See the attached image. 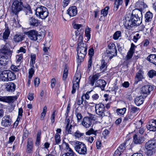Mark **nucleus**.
<instances>
[{
    "instance_id": "1",
    "label": "nucleus",
    "mask_w": 156,
    "mask_h": 156,
    "mask_svg": "<svg viewBox=\"0 0 156 156\" xmlns=\"http://www.w3.org/2000/svg\"><path fill=\"white\" fill-rule=\"evenodd\" d=\"M107 64L104 60H102L101 63L96 66V69L98 72H100L99 73L94 74L92 76H90L89 79V83L92 86H93L95 82L100 76V73H104L107 69Z\"/></svg>"
},
{
    "instance_id": "2",
    "label": "nucleus",
    "mask_w": 156,
    "mask_h": 156,
    "mask_svg": "<svg viewBox=\"0 0 156 156\" xmlns=\"http://www.w3.org/2000/svg\"><path fill=\"white\" fill-rule=\"evenodd\" d=\"M74 149L79 154L85 155L87 154V148L86 145L82 142L76 141L75 142Z\"/></svg>"
},
{
    "instance_id": "3",
    "label": "nucleus",
    "mask_w": 156,
    "mask_h": 156,
    "mask_svg": "<svg viewBox=\"0 0 156 156\" xmlns=\"http://www.w3.org/2000/svg\"><path fill=\"white\" fill-rule=\"evenodd\" d=\"M48 12L47 9L42 6L37 7L35 10L36 16L40 18L43 19L47 17Z\"/></svg>"
},
{
    "instance_id": "4",
    "label": "nucleus",
    "mask_w": 156,
    "mask_h": 156,
    "mask_svg": "<svg viewBox=\"0 0 156 156\" xmlns=\"http://www.w3.org/2000/svg\"><path fill=\"white\" fill-rule=\"evenodd\" d=\"M129 16L136 24L137 25H139L141 23V22L140 21V19L142 16V13L138 9L133 10L132 11V15L129 14Z\"/></svg>"
},
{
    "instance_id": "5",
    "label": "nucleus",
    "mask_w": 156,
    "mask_h": 156,
    "mask_svg": "<svg viewBox=\"0 0 156 156\" xmlns=\"http://www.w3.org/2000/svg\"><path fill=\"white\" fill-rule=\"evenodd\" d=\"M79 45L77 47V58L80 60H83L87 53V45L86 44Z\"/></svg>"
},
{
    "instance_id": "6",
    "label": "nucleus",
    "mask_w": 156,
    "mask_h": 156,
    "mask_svg": "<svg viewBox=\"0 0 156 156\" xmlns=\"http://www.w3.org/2000/svg\"><path fill=\"white\" fill-rule=\"evenodd\" d=\"M23 4L21 2L18 0H14L11 6L12 12L15 14L17 15L18 13L23 9Z\"/></svg>"
},
{
    "instance_id": "7",
    "label": "nucleus",
    "mask_w": 156,
    "mask_h": 156,
    "mask_svg": "<svg viewBox=\"0 0 156 156\" xmlns=\"http://www.w3.org/2000/svg\"><path fill=\"white\" fill-rule=\"evenodd\" d=\"M81 77V74L80 72H77L75 73L73 80V89L71 91L72 94L75 93L76 90L78 88L79 83Z\"/></svg>"
},
{
    "instance_id": "8",
    "label": "nucleus",
    "mask_w": 156,
    "mask_h": 156,
    "mask_svg": "<svg viewBox=\"0 0 156 156\" xmlns=\"http://www.w3.org/2000/svg\"><path fill=\"white\" fill-rule=\"evenodd\" d=\"M124 20L125 22V26L127 29L129 30L136 26H137L131 18L127 15L125 16Z\"/></svg>"
},
{
    "instance_id": "9",
    "label": "nucleus",
    "mask_w": 156,
    "mask_h": 156,
    "mask_svg": "<svg viewBox=\"0 0 156 156\" xmlns=\"http://www.w3.org/2000/svg\"><path fill=\"white\" fill-rule=\"evenodd\" d=\"M109 50L107 51V53L108 56H110L111 58L113 56L117 55V51L115 45L113 43H110L108 45Z\"/></svg>"
},
{
    "instance_id": "10",
    "label": "nucleus",
    "mask_w": 156,
    "mask_h": 156,
    "mask_svg": "<svg viewBox=\"0 0 156 156\" xmlns=\"http://www.w3.org/2000/svg\"><path fill=\"white\" fill-rule=\"evenodd\" d=\"M105 107L102 104H96L95 105V111L96 113L101 116H108L106 115L105 113Z\"/></svg>"
},
{
    "instance_id": "11",
    "label": "nucleus",
    "mask_w": 156,
    "mask_h": 156,
    "mask_svg": "<svg viewBox=\"0 0 156 156\" xmlns=\"http://www.w3.org/2000/svg\"><path fill=\"white\" fill-rule=\"evenodd\" d=\"M25 34L30 40L35 41H36L37 37L40 36V34H38L37 32L34 30L28 31L26 32Z\"/></svg>"
},
{
    "instance_id": "12",
    "label": "nucleus",
    "mask_w": 156,
    "mask_h": 156,
    "mask_svg": "<svg viewBox=\"0 0 156 156\" xmlns=\"http://www.w3.org/2000/svg\"><path fill=\"white\" fill-rule=\"evenodd\" d=\"M144 140V137L139 134L138 133L135 134L133 136V142L136 144H140Z\"/></svg>"
},
{
    "instance_id": "13",
    "label": "nucleus",
    "mask_w": 156,
    "mask_h": 156,
    "mask_svg": "<svg viewBox=\"0 0 156 156\" xmlns=\"http://www.w3.org/2000/svg\"><path fill=\"white\" fill-rule=\"evenodd\" d=\"M0 68L1 66H4L8 62V58H10L7 55L1 53L0 51Z\"/></svg>"
},
{
    "instance_id": "14",
    "label": "nucleus",
    "mask_w": 156,
    "mask_h": 156,
    "mask_svg": "<svg viewBox=\"0 0 156 156\" xmlns=\"http://www.w3.org/2000/svg\"><path fill=\"white\" fill-rule=\"evenodd\" d=\"M10 47V43L9 42L6 43L3 48L0 50L1 53L7 55L9 57H11L12 53L9 49Z\"/></svg>"
},
{
    "instance_id": "15",
    "label": "nucleus",
    "mask_w": 156,
    "mask_h": 156,
    "mask_svg": "<svg viewBox=\"0 0 156 156\" xmlns=\"http://www.w3.org/2000/svg\"><path fill=\"white\" fill-rule=\"evenodd\" d=\"M11 119L9 115L5 116L2 119V125L4 127H6L10 126L11 124Z\"/></svg>"
},
{
    "instance_id": "16",
    "label": "nucleus",
    "mask_w": 156,
    "mask_h": 156,
    "mask_svg": "<svg viewBox=\"0 0 156 156\" xmlns=\"http://www.w3.org/2000/svg\"><path fill=\"white\" fill-rule=\"evenodd\" d=\"M154 87L150 85H145L141 89V92L143 94L147 95L153 90Z\"/></svg>"
},
{
    "instance_id": "17",
    "label": "nucleus",
    "mask_w": 156,
    "mask_h": 156,
    "mask_svg": "<svg viewBox=\"0 0 156 156\" xmlns=\"http://www.w3.org/2000/svg\"><path fill=\"white\" fill-rule=\"evenodd\" d=\"M146 149L152 150L156 147V141L154 140H149L145 144Z\"/></svg>"
},
{
    "instance_id": "18",
    "label": "nucleus",
    "mask_w": 156,
    "mask_h": 156,
    "mask_svg": "<svg viewBox=\"0 0 156 156\" xmlns=\"http://www.w3.org/2000/svg\"><path fill=\"white\" fill-rule=\"evenodd\" d=\"M126 146L125 143L121 144L115 151L114 156H120L125 149Z\"/></svg>"
},
{
    "instance_id": "19",
    "label": "nucleus",
    "mask_w": 156,
    "mask_h": 156,
    "mask_svg": "<svg viewBox=\"0 0 156 156\" xmlns=\"http://www.w3.org/2000/svg\"><path fill=\"white\" fill-rule=\"evenodd\" d=\"M15 98L14 96H0V101L6 103H11L13 102Z\"/></svg>"
},
{
    "instance_id": "20",
    "label": "nucleus",
    "mask_w": 156,
    "mask_h": 156,
    "mask_svg": "<svg viewBox=\"0 0 156 156\" xmlns=\"http://www.w3.org/2000/svg\"><path fill=\"white\" fill-rule=\"evenodd\" d=\"M147 128L150 131H156V120H152L150 121L149 124L147 126Z\"/></svg>"
},
{
    "instance_id": "21",
    "label": "nucleus",
    "mask_w": 156,
    "mask_h": 156,
    "mask_svg": "<svg viewBox=\"0 0 156 156\" xmlns=\"http://www.w3.org/2000/svg\"><path fill=\"white\" fill-rule=\"evenodd\" d=\"M68 14L70 16H76L77 12V9L76 6H73L70 7L67 10Z\"/></svg>"
},
{
    "instance_id": "22",
    "label": "nucleus",
    "mask_w": 156,
    "mask_h": 156,
    "mask_svg": "<svg viewBox=\"0 0 156 156\" xmlns=\"http://www.w3.org/2000/svg\"><path fill=\"white\" fill-rule=\"evenodd\" d=\"M136 125L139 126V127L136 126V131L137 132L136 133H138L141 136H142L145 131L144 128L141 127L142 122L140 121H139L136 122Z\"/></svg>"
},
{
    "instance_id": "23",
    "label": "nucleus",
    "mask_w": 156,
    "mask_h": 156,
    "mask_svg": "<svg viewBox=\"0 0 156 156\" xmlns=\"http://www.w3.org/2000/svg\"><path fill=\"white\" fill-rule=\"evenodd\" d=\"M92 124V122L88 117H84L82 122V125L86 128L90 127Z\"/></svg>"
},
{
    "instance_id": "24",
    "label": "nucleus",
    "mask_w": 156,
    "mask_h": 156,
    "mask_svg": "<svg viewBox=\"0 0 156 156\" xmlns=\"http://www.w3.org/2000/svg\"><path fill=\"white\" fill-rule=\"evenodd\" d=\"M6 90L9 92L14 91L16 88V85L13 83L9 82L6 84L5 85Z\"/></svg>"
},
{
    "instance_id": "25",
    "label": "nucleus",
    "mask_w": 156,
    "mask_h": 156,
    "mask_svg": "<svg viewBox=\"0 0 156 156\" xmlns=\"http://www.w3.org/2000/svg\"><path fill=\"white\" fill-rule=\"evenodd\" d=\"M29 22L30 25L32 26L37 27L40 24L39 20L33 17L29 19Z\"/></svg>"
},
{
    "instance_id": "26",
    "label": "nucleus",
    "mask_w": 156,
    "mask_h": 156,
    "mask_svg": "<svg viewBox=\"0 0 156 156\" xmlns=\"http://www.w3.org/2000/svg\"><path fill=\"white\" fill-rule=\"evenodd\" d=\"M24 38V35L20 33H18L14 35L13 38V40L16 42H19L22 41Z\"/></svg>"
},
{
    "instance_id": "27",
    "label": "nucleus",
    "mask_w": 156,
    "mask_h": 156,
    "mask_svg": "<svg viewBox=\"0 0 156 156\" xmlns=\"http://www.w3.org/2000/svg\"><path fill=\"white\" fill-rule=\"evenodd\" d=\"M106 84V82L104 80H97L95 83V86L100 87L102 90H104Z\"/></svg>"
},
{
    "instance_id": "28",
    "label": "nucleus",
    "mask_w": 156,
    "mask_h": 156,
    "mask_svg": "<svg viewBox=\"0 0 156 156\" xmlns=\"http://www.w3.org/2000/svg\"><path fill=\"white\" fill-rule=\"evenodd\" d=\"M33 144L31 140H28L27 142L26 152L27 153L31 154L32 153Z\"/></svg>"
},
{
    "instance_id": "29",
    "label": "nucleus",
    "mask_w": 156,
    "mask_h": 156,
    "mask_svg": "<svg viewBox=\"0 0 156 156\" xmlns=\"http://www.w3.org/2000/svg\"><path fill=\"white\" fill-rule=\"evenodd\" d=\"M143 78V77L141 71H140L136 73L135 78V83L137 84L138 82L141 81Z\"/></svg>"
},
{
    "instance_id": "30",
    "label": "nucleus",
    "mask_w": 156,
    "mask_h": 156,
    "mask_svg": "<svg viewBox=\"0 0 156 156\" xmlns=\"http://www.w3.org/2000/svg\"><path fill=\"white\" fill-rule=\"evenodd\" d=\"M7 71V70H4L0 75L1 79L3 81H8V72Z\"/></svg>"
},
{
    "instance_id": "31",
    "label": "nucleus",
    "mask_w": 156,
    "mask_h": 156,
    "mask_svg": "<svg viewBox=\"0 0 156 156\" xmlns=\"http://www.w3.org/2000/svg\"><path fill=\"white\" fill-rule=\"evenodd\" d=\"M147 60L150 62L156 65V55L155 54H151L149 55Z\"/></svg>"
},
{
    "instance_id": "32",
    "label": "nucleus",
    "mask_w": 156,
    "mask_h": 156,
    "mask_svg": "<svg viewBox=\"0 0 156 156\" xmlns=\"http://www.w3.org/2000/svg\"><path fill=\"white\" fill-rule=\"evenodd\" d=\"M136 116L130 112L126 116L124 119V121H130L133 119Z\"/></svg>"
},
{
    "instance_id": "33",
    "label": "nucleus",
    "mask_w": 156,
    "mask_h": 156,
    "mask_svg": "<svg viewBox=\"0 0 156 156\" xmlns=\"http://www.w3.org/2000/svg\"><path fill=\"white\" fill-rule=\"evenodd\" d=\"M144 102V98L142 96H139L136 97L134 100V102L136 105L140 106L142 105Z\"/></svg>"
},
{
    "instance_id": "34",
    "label": "nucleus",
    "mask_w": 156,
    "mask_h": 156,
    "mask_svg": "<svg viewBox=\"0 0 156 156\" xmlns=\"http://www.w3.org/2000/svg\"><path fill=\"white\" fill-rule=\"evenodd\" d=\"M112 1H115L114 6L113 10L114 11H116L119 7V6L121 5L122 3V0H110Z\"/></svg>"
},
{
    "instance_id": "35",
    "label": "nucleus",
    "mask_w": 156,
    "mask_h": 156,
    "mask_svg": "<svg viewBox=\"0 0 156 156\" xmlns=\"http://www.w3.org/2000/svg\"><path fill=\"white\" fill-rule=\"evenodd\" d=\"M140 111V109L139 108L132 105L131 106L129 112L135 115L136 116Z\"/></svg>"
},
{
    "instance_id": "36",
    "label": "nucleus",
    "mask_w": 156,
    "mask_h": 156,
    "mask_svg": "<svg viewBox=\"0 0 156 156\" xmlns=\"http://www.w3.org/2000/svg\"><path fill=\"white\" fill-rule=\"evenodd\" d=\"M10 34V31L8 27L5 29V31L3 33V38L5 41L8 39Z\"/></svg>"
},
{
    "instance_id": "37",
    "label": "nucleus",
    "mask_w": 156,
    "mask_h": 156,
    "mask_svg": "<svg viewBox=\"0 0 156 156\" xmlns=\"http://www.w3.org/2000/svg\"><path fill=\"white\" fill-rule=\"evenodd\" d=\"M153 14L150 11L146 13L145 15V21L147 22H150L152 18Z\"/></svg>"
},
{
    "instance_id": "38",
    "label": "nucleus",
    "mask_w": 156,
    "mask_h": 156,
    "mask_svg": "<svg viewBox=\"0 0 156 156\" xmlns=\"http://www.w3.org/2000/svg\"><path fill=\"white\" fill-rule=\"evenodd\" d=\"M8 72V81L14 80L16 78V75L11 71L7 70Z\"/></svg>"
},
{
    "instance_id": "39",
    "label": "nucleus",
    "mask_w": 156,
    "mask_h": 156,
    "mask_svg": "<svg viewBox=\"0 0 156 156\" xmlns=\"http://www.w3.org/2000/svg\"><path fill=\"white\" fill-rule=\"evenodd\" d=\"M68 68L66 66H65L64 69L63 74V79L65 80L68 74Z\"/></svg>"
},
{
    "instance_id": "40",
    "label": "nucleus",
    "mask_w": 156,
    "mask_h": 156,
    "mask_svg": "<svg viewBox=\"0 0 156 156\" xmlns=\"http://www.w3.org/2000/svg\"><path fill=\"white\" fill-rule=\"evenodd\" d=\"M126 111V108H124L121 109H117L116 111L118 115H123L125 113Z\"/></svg>"
},
{
    "instance_id": "41",
    "label": "nucleus",
    "mask_w": 156,
    "mask_h": 156,
    "mask_svg": "<svg viewBox=\"0 0 156 156\" xmlns=\"http://www.w3.org/2000/svg\"><path fill=\"white\" fill-rule=\"evenodd\" d=\"M73 136L76 138H79L83 136H84V133H81L79 131L77 130L74 133Z\"/></svg>"
},
{
    "instance_id": "42",
    "label": "nucleus",
    "mask_w": 156,
    "mask_h": 156,
    "mask_svg": "<svg viewBox=\"0 0 156 156\" xmlns=\"http://www.w3.org/2000/svg\"><path fill=\"white\" fill-rule=\"evenodd\" d=\"M36 55L35 54H31V61H30V66L34 67V64L35 63V60L36 59Z\"/></svg>"
},
{
    "instance_id": "43",
    "label": "nucleus",
    "mask_w": 156,
    "mask_h": 156,
    "mask_svg": "<svg viewBox=\"0 0 156 156\" xmlns=\"http://www.w3.org/2000/svg\"><path fill=\"white\" fill-rule=\"evenodd\" d=\"M97 130L95 131L92 128L87 132L86 133V134L87 135H90L91 134H93L96 136L97 135Z\"/></svg>"
},
{
    "instance_id": "44",
    "label": "nucleus",
    "mask_w": 156,
    "mask_h": 156,
    "mask_svg": "<svg viewBox=\"0 0 156 156\" xmlns=\"http://www.w3.org/2000/svg\"><path fill=\"white\" fill-rule=\"evenodd\" d=\"M55 144H58L61 142L60 136L58 133H56L55 136Z\"/></svg>"
},
{
    "instance_id": "45",
    "label": "nucleus",
    "mask_w": 156,
    "mask_h": 156,
    "mask_svg": "<svg viewBox=\"0 0 156 156\" xmlns=\"http://www.w3.org/2000/svg\"><path fill=\"white\" fill-rule=\"evenodd\" d=\"M41 132L40 131H38L37 133V139L36 144L37 145H39L40 144V141L41 140Z\"/></svg>"
},
{
    "instance_id": "46",
    "label": "nucleus",
    "mask_w": 156,
    "mask_h": 156,
    "mask_svg": "<svg viewBox=\"0 0 156 156\" xmlns=\"http://www.w3.org/2000/svg\"><path fill=\"white\" fill-rule=\"evenodd\" d=\"M134 53L128 51L126 56L125 59L126 61L130 60L132 57Z\"/></svg>"
},
{
    "instance_id": "47",
    "label": "nucleus",
    "mask_w": 156,
    "mask_h": 156,
    "mask_svg": "<svg viewBox=\"0 0 156 156\" xmlns=\"http://www.w3.org/2000/svg\"><path fill=\"white\" fill-rule=\"evenodd\" d=\"M109 7L106 6L104 9H102L101 12V14L104 16H106L108 13V10Z\"/></svg>"
},
{
    "instance_id": "48",
    "label": "nucleus",
    "mask_w": 156,
    "mask_h": 156,
    "mask_svg": "<svg viewBox=\"0 0 156 156\" xmlns=\"http://www.w3.org/2000/svg\"><path fill=\"white\" fill-rule=\"evenodd\" d=\"M121 32L120 31L116 32L113 35V38L115 40H117L120 37Z\"/></svg>"
},
{
    "instance_id": "49",
    "label": "nucleus",
    "mask_w": 156,
    "mask_h": 156,
    "mask_svg": "<svg viewBox=\"0 0 156 156\" xmlns=\"http://www.w3.org/2000/svg\"><path fill=\"white\" fill-rule=\"evenodd\" d=\"M147 74L150 78H152L153 76H156V71L154 70H152L150 71Z\"/></svg>"
},
{
    "instance_id": "50",
    "label": "nucleus",
    "mask_w": 156,
    "mask_h": 156,
    "mask_svg": "<svg viewBox=\"0 0 156 156\" xmlns=\"http://www.w3.org/2000/svg\"><path fill=\"white\" fill-rule=\"evenodd\" d=\"M72 125H70L69 126H66V132H68L69 134H71L72 132Z\"/></svg>"
},
{
    "instance_id": "51",
    "label": "nucleus",
    "mask_w": 156,
    "mask_h": 156,
    "mask_svg": "<svg viewBox=\"0 0 156 156\" xmlns=\"http://www.w3.org/2000/svg\"><path fill=\"white\" fill-rule=\"evenodd\" d=\"M145 154L146 156H152L154 154V152L152 150L146 149Z\"/></svg>"
},
{
    "instance_id": "52",
    "label": "nucleus",
    "mask_w": 156,
    "mask_h": 156,
    "mask_svg": "<svg viewBox=\"0 0 156 156\" xmlns=\"http://www.w3.org/2000/svg\"><path fill=\"white\" fill-rule=\"evenodd\" d=\"M31 67L30 69L29 70V76L28 78L29 79H31L33 76V75L34 73V71L33 69L34 67Z\"/></svg>"
},
{
    "instance_id": "53",
    "label": "nucleus",
    "mask_w": 156,
    "mask_h": 156,
    "mask_svg": "<svg viewBox=\"0 0 156 156\" xmlns=\"http://www.w3.org/2000/svg\"><path fill=\"white\" fill-rule=\"evenodd\" d=\"M62 145H65V148L67 152H70L73 151L69 147V145L68 143H67L65 142H64L63 143Z\"/></svg>"
},
{
    "instance_id": "54",
    "label": "nucleus",
    "mask_w": 156,
    "mask_h": 156,
    "mask_svg": "<svg viewBox=\"0 0 156 156\" xmlns=\"http://www.w3.org/2000/svg\"><path fill=\"white\" fill-rule=\"evenodd\" d=\"M62 156H76V155L73 151L65 153L62 155Z\"/></svg>"
},
{
    "instance_id": "55",
    "label": "nucleus",
    "mask_w": 156,
    "mask_h": 156,
    "mask_svg": "<svg viewBox=\"0 0 156 156\" xmlns=\"http://www.w3.org/2000/svg\"><path fill=\"white\" fill-rule=\"evenodd\" d=\"M23 110L21 108L19 109L18 116L17 117V120H20L21 118V117L23 115Z\"/></svg>"
},
{
    "instance_id": "56",
    "label": "nucleus",
    "mask_w": 156,
    "mask_h": 156,
    "mask_svg": "<svg viewBox=\"0 0 156 156\" xmlns=\"http://www.w3.org/2000/svg\"><path fill=\"white\" fill-rule=\"evenodd\" d=\"M90 29L88 28L85 31V35L87 38V41H89L90 38Z\"/></svg>"
},
{
    "instance_id": "57",
    "label": "nucleus",
    "mask_w": 156,
    "mask_h": 156,
    "mask_svg": "<svg viewBox=\"0 0 156 156\" xmlns=\"http://www.w3.org/2000/svg\"><path fill=\"white\" fill-rule=\"evenodd\" d=\"M140 37L141 35H140L139 34L137 33L136 34L133 36V41L135 43L136 42L138 39L140 38Z\"/></svg>"
},
{
    "instance_id": "58",
    "label": "nucleus",
    "mask_w": 156,
    "mask_h": 156,
    "mask_svg": "<svg viewBox=\"0 0 156 156\" xmlns=\"http://www.w3.org/2000/svg\"><path fill=\"white\" fill-rule=\"evenodd\" d=\"M16 58L17 62H21L23 59V54H21L18 55H17L16 56Z\"/></svg>"
},
{
    "instance_id": "59",
    "label": "nucleus",
    "mask_w": 156,
    "mask_h": 156,
    "mask_svg": "<svg viewBox=\"0 0 156 156\" xmlns=\"http://www.w3.org/2000/svg\"><path fill=\"white\" fill-rule=\"evenodd\" d=\"M83 36L82 35H80L78 39V46L79 45V44H84L83 43Z\"/></svg>"
},
{
    "instance_id": "60",
    "label": "nucleus",
    "mask_w": 156,
    "mask_h": 156,
    "mask_svg": "<svg viewBox=\"0 0 156 156\" xmlns=\"http://www.w3.org/2000/svg\"><path fill=\"white\" fill-rule=\"evenodd\" d=\"M76 115L77 118L78 122H79L83 117V116L80 113L76 112Z\"/></svg>"
},
{
    "instance_id": "61",
    "label": "nucleus",
    "mask_w": 156,
    "mask_h": 156,
    "mask_svg": "<svg viewBox=\"0 0 156 156\" xmlns=\"http://www.w3.org/2000/svg\"><path fill=\"white\" fill-rule=\"evenodd\" d=\"M19 67V66L17 67L15 65H12L11 66V69L12 71H14L18 72L19 70V69L18 68Z\"/></svg>"
},
{
    "instance_id": "62",
    "label": "nucleus",
    "mask_w": 156,
    "mask_h": 156,
    "mask_svg": "<svg viewBox=\"0 0 156 156\" xmlns=\"http://www.w3.org/2000/svg\"><path fill=\"white\" fill-rule=\"evenodd\" d=\"M88 62V70L89 71L91 70L92 68V62L91 58H89Z\"/></svg>"
},
{
    "instance_id": "63",
    "label": "nucleus",
    "mask_w": 156,
    "mask_h": 156,
    "mask_svg": "<svg viewBox=\"0 0 156 156\" xmlns=\"http://www.w3.org/2000/svg\"><path fill=\"white\" fill-rule=\"evenodd\" d=\"M94 54V50L93 48H90L89 50L88 54L89 55V58H91L92 59V57Z\"/></svg>"
},
{
    "instance_id": "64",
    "label": "nucleus",
    "mask_w": 156,
    "mask_h": 156,
    "mask_svg": "<svg viewBox=\"0 0 156 156\" xmlns=\"http://www.w3.org/2000/svg\"><path fill=\"white\" fill-rule=\"evenodd\" d=\"M139 7L140 9L142 10L146 8L147 7V5L146 4L144 3V2H141L139 5Z\"/></svg>"
}]
</instances>
